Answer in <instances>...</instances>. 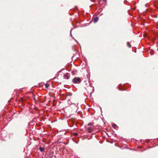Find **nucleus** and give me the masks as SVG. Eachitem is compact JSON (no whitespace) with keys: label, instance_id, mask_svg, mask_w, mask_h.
I'll use <instances>...</instances> for the list:
<instances>
[{"label":"nucleus","instance_id":"obj_9","mask_svg":"<svg viewBox=\"0 0 158 158\" xmlns=\"http://www.w3.org/2000/svg\"><path fill=\"white\" fill-rule=\"evenodd\" d=\"M72 30H71V31H70V35H71V37H72V34H71V31H72Z\"/></svg>","mask_w":158,"mask_h":158},{"label":"nucleus","instance_id":"obj_10","mask_svg":"<svg viewBox=\"0 0 158 158\" xmlns=\"http://www.w3.org/2000/svg\"><path fill=\"white\" fill-rule=\"evenodd\" d=\"M88 125H89V126H90L91 125V123H89L88 124Z\"/></svg>","mask_w":158,"mask_h":158},{"label":"nucleus","instance_id":"obj_8","mask_svg":"<svg viewBox=\"0 0 158 158\" xmlns=\"http://www.w3.org/2000/svg\"><path fill=\"white\" fill-rule=\"evenodd\" d=\"M128 44H129L128 42H127V44L128 46L129 47H130V46Z\"/></svg>","mask_w":158,"mask_h":158},{"label":"nucleus","instance_id":"obj_4","mask_svg":"<svg viewBox=\"0 0 158 158\" xmlns=\"http://www.w3.org/2000/svg\"><path fill=\"white\" fill-rule=\"evenodd\" d=\"M64 78L67 79L69 78V76H68V74L66 73L64 74Z\"/></svg>","mask_w":158,"mask_h":158},{"label":"nucleus","instance_id":"obj_5","mask_svg":"<svg viewBox=\"0 0 158 158\" xmlns=\"http://www.w3.org/2000/svg\"><path fill=\"white\" fill-rule=\"evenodd\" d=\"M39 149L41 152H42L44 151V149L43 148L40 147Z\"/></svg>","mask_w":158,"mask_h":158},{"label":"nucleus","instance_id":"obj_3","mask_svg":"<svg viewBox=\"0 0 158 158\" xmlns=\"http://www.w3.org/2000/svg\"><path fill=\"white\" fill-rule=\"evenodd\" d=\"M92 131V128L91 127H89L88 128V132L89 133H91Z\"/></svg>","mask_w":158,"mask_h":158},{"label":"nucleus","instance_id":"obj_1","mask_svg":"<svg viewBox=\"0 0 158 158\" xmlns=\"http://www.w3.org/2000/svg\"><path fill=\"white\" fill-rule=\"evenodd\" d=\"M81 80L79 77H76L74 78L73 80L72 81L73 83H80L81 82Z\"/></svg>","mask_w":158,"mask_h":158},{"label":"nucleus","instance_id":"obj_6","mask_svg":"<svg viewBox=\"0 0 158 158\" xmlns=\"http://www.w3.org/2000/svg\"><path fill=\"white\" fill-rule=\"evenodd\" d=\"M112 126L114 128H115L117 127V125L116 124L114 123L112 124Z\"/></svg>","mask_w":158,"mask_h":158},{"label":"nucleus","instance_id":"obj_2","mask_svg":"<svg viewBox=\"0 0 158 158\" xmlns=\"http://www.w3.org/2000/svg\"><path fill=\"white\" fill-rule=\"evenodd\" d=\"M98 20V18L97 17H96L94 19L93 21L94 23L97 22Z\"/></svg>","mask_w":158,"mask_h":158},{"label":"nucleus","instance_id":"obj_7","mask_svg":"<svg viewBox=\"0 0 158 158\" xmlns=\"http://www.w3.org/2000/svg\"><path fill=\"white\" fill-rule=\"evenodd\" d=\"M45 87L46 88H48L49 87V85L48 84H46L45 85Z\"/></svg>","mask_w":158,"mask_h":158}]
</instances>
